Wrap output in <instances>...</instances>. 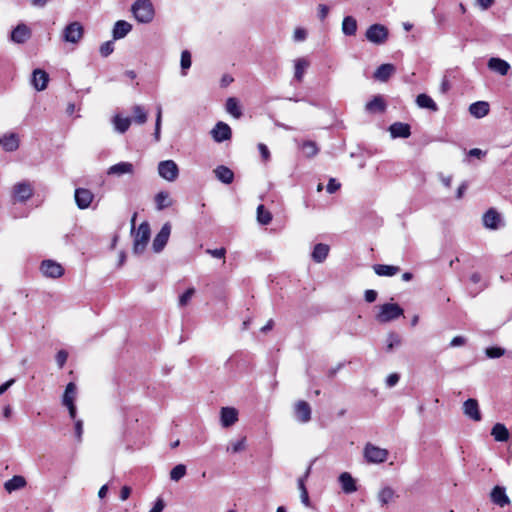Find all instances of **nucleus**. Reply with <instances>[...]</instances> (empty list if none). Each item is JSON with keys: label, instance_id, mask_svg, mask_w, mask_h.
<instances>
[{"label": "nucleus", "instance_id": "f257e3e1", "mask_svg": "<svg viewBox=\"0 0 512 512\" xmlns=\"http://www.w3.org/2000/svg\"><path fill=\"white\" fill-rule=\"evenodd\" d=\"M135 19L140 23H150L154 18V7L150 0H137L131 7Z\"/></svg>", "mask_w": 512, "mask_h": 512}, {"label": "nucleus", "instance_id": "f03ea898", "mask_svg": "<svg viewBox=\"0 0 512 512\" xmlns=\"http://www.w3.org/2000/svg\"><path fill=\"white\" fill-rule=\"evenodd\" d=\"M404 310L396 303H385L379 306L376 320L379 323H387L402 316Z\"/></svg>", "mask_w": 512, "mask_h": 512}, {"label": "nucleus", "instance_id": "7ed1b4c3", "mask_svg": "<svg viewBox=\"0 0 512 512\" xmlns=\"http://www.w3.org/2000/svg\"><path fill=\"white\" fill-rule=\"evenodd\" d=\"M150 239V226L147 222H143L139 225L134 235L133 251L135 254H141L144 252L148 241Z\"/></svg>", "mask_w": 512, "mask_h": 512}, {"label": "nucleus", "instance_id": "20e7f679", "mask_svg": "<svg viewBox=\"0 0 512 512\" xmlns=\"http://www.w3.org/2000/svg\"><path fill=\"white\" fill-rule=\"evenodd\" d=\"M83 34V25L78 21H74L65 26L62 31V39L67 43L77 44L82 39Z\"/></svg>", "mask_w": 512, "mask_h": 512}, {"label": "nucleus", "instance_id": "39448f33", "mask_svg": "<svg viewBox=\"0 0 512 512\" xmlns=\"http://www.w3.org/2000/svg\"><path fill=\"white\" fill-rule=\"evenodd\" d=\"M364 457L369 463H383L387 460L388 451L386 449L375 446L371 443H368L364 447Z\"/></svg>", "mask_w": 512, "mask_h": 512}, {"label": "nucleus", "instance_id": "423d86ee", "mask_svg": "<svg viewBox=\"0 0 512 512\" xmlns=\"http://www.w3.org/2000/svg\"><path fill=\"white\" fill-rule=\"evenodd\" d=\"M366 39L373 44H383L388 38V29L382 24H373L366 30Z\"/></svg>", "mask_w": 512, "mask_h": 512}, {"label": "nucleus", "instance_id": "0eeeda50", "mask_svg": "<svg viewBox=\"0 0 512 512\" xmlns=\"http://www.w3.org/2000/svg\"><path fill=\"white\" fill-rule=\"evenodd\" d=\"M158 173L161 178L173 182L179 176V168L175 161L164 160L158 164Z\"/></svg>", "mask_w": 512, "mask_h": 512}, {"label": "nucleus", "instance_id": "6e6552de", "mask_svg": "<svg viewBox=\"0 0 512 512\" xmlns=\"http://www.w3.org/2000/svg\"><path fill=\"white\" fill-rule=\"evenodd\" d=\"M171 234V224L165 223L158 234L155 236L152 244V248L155 253L161 252L166 246Z\"/></svg>", "mask_w": 512, "mask_h": 512}, {"label": "nucleus", "instance_id": "1a4fd4ad", "mask_svg": "<svg viewBox=\"0 0 512 512\" xmlns=\"http://www.w3.org/2000/svg\"><path fill=\"white\" fill-rule=\"evenodd\" d=\"M33 195V188L28 182H19L13 187V199L16 202H26Z\"/></svg>", "mask_w": 512, "mask_h": 512}, {"label": "nucleus", "instance_id": "9d476101", "mask_svg": "<svg viewBox=\"0 0 512 512\" xmlns=\"http://www.w3.org/2000/svg\"><path fill=\"white\" fill-rule=\"evenodd\" d=\"M40 270L44 276L50 278H59L64 273L63 267L53 260L42 261Z\"/></svg>", "mask_w": 512, "mask_h": 512}, {"label": "nucleus", "instance_id": "9b49d317", "mask_svg": "<svg viewBox=\"0 0 512 512\" xmlns=\"http://www.w3.org/2000/svg\"><path fill=\"white\" fill-rule=\"evenodd\" d=\"M76 205L79 209L84 210L90 207L94 194L85 188H77L74 193Z\"/></svg>", "mask_w": 512, "mask_h": 512}, {"label": "nucleus", "instance_id": "f8f14e48", "mask_svg": "<svg viewBox=\"0 0 512 512\" xmlns=\"http://www.w3.org/2000/svg\"><path fill=\"white\" fill-rule=\"evenodd\" d=\"M295 418L300 423H307L311 420V407L308 402L299 400L294 405Z\"/></svg>", "mask_w": 512, "mask_h": 512}, {"label": "nucleus", "instance_id": "ddd939ff", "mask_svg": "<svg viewBox=\"0 0 512 512\" xmlns=\"http://www.w3.org/2000/svg\"><path fill=\"white\" fill-rule=\"evenodd\" d=\"M220 421L224 428L234 425L238 421V411L234 407H222L220 411Z\"/></svg>", "mask_w": 512, "mask_h": 512}, {"label": "nucleus", "instance_id": "4468645a", "mask_svg": "<svg viewBox=\"0 0 512 512\" xmlns=\"http://www.w3.org/2000/svg\"><path fill=\"white\" fill-rule=\"evenodd\" d=\"M31 37V30L26 24H18L11 32V40L17 44H23Z\"/></svg>", "mask_w": 512, "mask_h": 512}, {"label": "nucleus", "instance_id": "2eb2a0df", "mask_svg": "<svg viewBox=\"0 0 512 512\" xmlns=\"http://www.w3.org/2000/svg\"><path fill=\"white\" fill-rule=\"evenodd\" d=\"M211 135L216 142H223L231 138V129L228 124L218 122L211 130Z\"/></svg>", "mask_w": 512, "mask_h": 512}, {"label": "nucleus", "instance_id": "dca6fc26", "mask_svg": "<svg viewBox=\"0 0 512 512\" xmlns=\"http://www.w3.org/2000/svg\"><path fill=\"white\" fill-rule=\"evenodd\" d=\"M134 171H135L134 165L132 163L119 162L117 164L110 166L109 169L107 170V174L120 177L125 174L133 175Z\"/></svg>", "mask_w": 512, "mask_h": 512}, {"label": "nucleus", "instance_id": "f3484780", "mask_svg": "<svg viewBox=\"0 0 512 512\" xmlns=\"http://www.w3.org/2000/svg\"><path fill=\"white\" fill-rule=\"evenodd\" d=\"M463 412L464 414L472 419L473 421L481 420V413L479 410V405L476 399H468L463 403Z\"/></svg>", "mask_w": 512, "mask_h": 512}, {"label": "nucleus", "instance_id": "a211bd4d", "mask_svg": "<svg viewBox=\"0 0 512 512\" xmlns=\"http://www.w3.org/2000/svg\"><path fill=\"white\" fill-rule=\"evenodd\" d=\"M294 79L298 82H302L306 70L310 66V61L306 57L296 58L294 61Z\"/></svg>", "mask_w": 512, "mask_h": 512}, {"label": "nucleus", "instance_id": "6ab92c4d", "mask_svg": "<svg viewBox=\"0 0 512 512\" xmlns=\"http://www.w3.org/2000/svg\"><path fill=\"white\" fill-rule=\"evenodd\" d=\"M213 173L224 184H231L234 180V172L227 166L219 165L213 170Z\"/></svg>", "mask_w": 512, "mask_h": 512}, {"label": "nucleus", "instance_id": "aec40b11", "mask_svg": "<svg viewBox=\"0 0 512 512\" xmlns=\"http://www.w3.org/2000/svg\"><path fill=\"white\" fill-rule=\"evenodd\" d=\"M1 147L7 152H13L19 147V137L16 133H10L0 138Z\"/></svg>", "mask_w": 512, "mask_h": 512}, {"label": "nucleus", "instance_id": "412c9836", "mask_svg": "<svg viewBox=\"0 0 512 512\" xmlns=\"http://www.w3.org/2000/svg\"><path fill=\"white\" fill-rule=\"evenodd\" d=\"M389 131L392 138H408L411 135L410 126L402 122L393 123Z\"/></svg>", "mask_w": 512, "mask_h": 512}, {"label": "nucleus", "instance_id": "4be33fe9", "mask_svg": "<svg viewBox=\"0 0 512 512\" xmlns=\"http://www.w3.org/2000/svg\"><path fill=\"white\" fill-rule=\"evenodd\" d=\"M49 80L48 74L41 69L33 71L32 84L37 91H42L47 87Z\"/></svg>", "mask_w": 512, "mask_h": 512}, {"label": "nucleus", "instance_id": "5701e85b", "mask_svg": "<svg viewBox=\"0 0 512 512\" xmlns=\"http://www.w3.org/2000/svg\"><path fill=\"white\" fill-rule=\"evenodd\" d=\"M491 500L493 503L504 507L510 503L509 497L506 494L505 488L501 486H495L491 492Z\"/></svg>", "mask_w": 512, "mask_h": 512}, {"label": "nucleus", "instance_id": "b1692460", "mask_svg": "<svg viewBox=\"0 0 512 512\" xmlns=\"http://www.w3.org/2000/svg\"><path fill=\"white\" fill-rule=\"evenodd\" d=\"M488 67L492 71H495L502 76L506 75L510 69V65L508 64V62L496 57H492L489 59Z\"/></svg>", "mask_w": 512, "mask_h": 512}, {"label": "nucleus", "instance_id": "393cba45", "mask_svg": "<svg viewBox=\"0 0 512 512\" xmlns=\"http://www.w3.org/2000/svg\"><path fill=\"white\" fill-rule=\"evenodd\" d=\"M500 223V215L499 213L490 208L483 216V224L486 228L489 229H497Z\"/></svg>", "mask_w": 512, "mask_h": 512}, {"label": "nucleus", "instance_id": "a878e982", "mask_svg": "<svg viewBox=\"0 0 512 512\" xmlns=\"http://www.w3.org/2000/svg\"><path fill=\"white\" fill-rule=\"evenodd\" d=\"M155 204L156 209L158 211H162L168 207H171L174 203V200L171 198L170 194L166 191H160L155 195Z\"/></svg>", "mask_w": 512, "mask_h": 512}, {"label": "nucleus", "instance_id": "bb28decb", "mask_svg": "<svg viewBox=\"0 0 512 512\" xmlns=\"http://www.w3.org/2000/svg\"><path fill=\"white\" fill-rule=\"evenodd\" d=\"M339 482L341 484L342 490L347 493H353L357 490L356 482L348 472H343L339 476Z\"/></svg>", "mask_w": 512, "mask_h": 512}, {"label": "nucleus", "instance_id": "cd10ccee", "mask_svg": "<svg viewBox=\"0 0 512 512\" xmlns=\"http://www.w3.org/2000/svg\"><path fill=\"white\" fill-rule=\"evenodd\" d=\"M374 272L381 277H392L400 272V267L395 265L376 264Z\"/></svg>", "mask_w": 512, "mask_h": 512}, {"label": "nucleus", "instance_id": "c85d7f7f", "mask_svg": "<svg viewBox=\"0 0 512 512\" xmlns=\"http://www.w3.org/2000/svg\"><path fill=\"white\" fill-rule=\"evenodd\" d=\"M77 398V387L76 384L70 382L66 385L64 394L62 396V405L63 406H71V404H75Z\"/></svg>", "mask_w": 512, "mask_h": 512}, {"label": "nucleus", "instance_id": "c756f323", "mask_svg": "<svg viewBox=\"0 0 512 512\" xmlns=\"http://www.w3.org/2000/svg\"><path fill=\"white\" fill-rule=\"evenodd\" d=\"M395 73V67L392 64H382L380 65L375 73V79L385 82L387 81L393 74Z\"/></svg>", "mask_w": 512, "mask_h": 512}, {"label": "nucleus", "instance_id": "7c9ffc66", "mask_svg": "<svg viewBox=\"0 0 512 512\" xmlns=\"http://www.w3.org/2000/svg\"><path fill=\"white\" fill-rule=\"evenodd\" d=\"M395 497V491L389 486L383 487L377 494V499L381 507L393 502Z\"/></svg>", "mask_w": 512, "mask_h": 512}, {"label": "nucleus", "instance_id": "2f4dec72", "mask_svg": "<svg viewBox=\"0 0 512 512\" xmlns=\"http://www.w3.org/2000/svg\"><path fill=\"white\" fill-rule=\"evenodd\" d=\"M27 482L23 476L15 475L4 483V488L8 493L22 489L26 486Z\"/></svg>", "mask_w": 512, "mask_h": 512}, {"label": "nucleus", "instance_id": "473e14b6", "mask_svg": "<svg viewBox=\"0 0 512 512\" xmlns=\"http://www.w3.org/2000/svg\"><path fill=\"white\" fill-rule=\"evenodd\" d=\"M132 30V25L124 20H119L113 28V38L122 39Z\"/></svg>", "mask_w": 512, "mask_h": 512}, {"label": "nucleus", "instance_id": "72a5a7b5", "mask_svg": "<svg viewBox=\"0 0 512 512\" xmlns=\"http://www.w3.org/2000/svg\"><path fill=\"white\" fill-rule=\"evenodd\" d=\"M132 119L129 117H122L121 115L117 114L112 119V124L114 126V129L118 133H125L130 125H131Z\"/></svg>", "mask_w": 512, "mask_h": 512}, {"label": "nucleus", "instance_id": "f704fd0d", "mask_svg": "<svg viewBox=\"0 0 512 512\" xmlns=\"http://www.w3.org/2000/svg\"><path fill=\"white\" fill-rule=\"evenodd\" d=\"M469 112L476 118H482L488 114L489 105L484 101L472 103L469 107Z\"/></svg>", "mask_w": 512, "mask_h": 512}, {"label": "nucleus", "instance_id": "c9c22d12", "mask_svg": "<svg viewBox=\"0 0 512 512\" xmlns=\"http://www.w3.org/2000/svg\"><path fill=\"white\" fill-rule=\"evenodd\" d=\"M416 104L420 108L429 109V110H431L433 112L438 110V106L435 103V101L429 95L424 94V93L419 94L416 97Z\"/></svg>", "mask_w": 512, "mask_h": 512}, {"label": "nucleus", "instance_id": "e433bc0d", "mask_svg": "<svg viewBox=\"0 0 512 512\" xmlns=\"http://www.w3.org/2000/svg\"><path fill=\"white\" fill-rule=\"evenodd\" d=\"M491 435L494 437V439L496 441H499V442H505L509 439V431L505 427V425H503L501 423H496L493 426V428L491 430Z\"/></svg>", "mask_w": 512, "mask_h": 512}, {"label": "nucleus", "instance_id": "4c0bfd02", "mask_svg": "<svg viewBox=\"0 0 512 512\" xmlns=\"http://www.w3.org/2000/svg\"><path fill=\"white\" fill-rule=\"evenodd\" d=\"M357 31V21L352 16L344 17L342 21V32L346 36H353Z\"/></svg>", "mask_w": 512, "mask_h": 512}, {"label": "nucleus", "instance_id": "58836bf2", "mask_svg": "<svg viewBox=\"0 0 512 512\" xmlns=\"http://www.w3.org/2000/svg\"><path fill=\"white\" fill-rule=\"evenodd\" d=\"M329 253V246L326 244L319 243L315 245L313 252H312V259L317 262L321 263L323 262Z\"/></svg>", "mask_w": 512, "mask_h": 512}, {"label": "nucleus", "instance_id": "ea45409f", "mask_svg": "<svg viewBox=\"0 0 512 512\" xmlns=\"http://www.w3.org/2000/svg\"><path fill=\"white\" fill-rule=\"evenodd\" d=\"M226 111L234 118L239 119L242 116V110L236 98L230 97L226 101Z\"/></svg>", "mask_w": 512, "mask_h": 512}, {"label": "nucleus", "instance_id": "a19ab883", "mask_svg": "<svg viewBox=\"0 0 512 512\" xmlns=\"http://www.w3.org/2000/svg\"><path fill=\"white\" fill-rule=\"evenodd\" d=\"M365 108L370 113L383 112L385 110V103L380 96H375L371 101L367 102Z\"/></svg>", "mask_w": 512, "mask_h": 512}, {"label": "nucleus", "instance_id": "79ce46f5", "mask_svg": "<svg viewBox=\"0 0 512 512\" xmlns=\"http://www.w3.org/2000/svg\"><path fill=\"white\" fill-rule=\"evenodd\" d=\"M304 155L308 158L314 157L319 152L317 144L313 141H304L301 145Z\"/></svg>", "mask_w": 512, "mask_h": 512}, {"label": "nucleus", "instance_id": "37998d69", "mask_svg": "<svg viewBox=\"0 0 512 512\" xmlns=\"http://www.w3.org/2000/svg\"><path fill=\"white\" fill-rule=\"evenodd\" d=\"M132 112L134 114V122L137 124H144L147 121V113L145 109L141 105H134L132 107Z\"/></svg>", "mask_w": 512, "mask_h": 512}, {"label": "nucleus", "instance_id": "c03bdc74", "mask_svg": "<svg viewBox=\"0 0 512 512\" xmlns=\"http://www.w3.org/2000/svg\"><path fill=\"white\" fill-rule=\"evenodd\" d=\"M257 220L262 225H267L272 220L271 213L265 209L264 205H259L257 207Z\"/></svg>", "mask_w": 512, "mask_h": 512}, {"label": "nucleus", "instance_id": "a18cd8bd", "mask_svg": "<svg viewBox=\"0 0 512 512\" xmlns=\"http://www.w3.org/2000/svg\"><path fill=\"white\" fill-rule=\"evenodd\" d=\"M246 448V437H241L236 441H231L230 445L227 447V451H231L232 453H238Z\"/></svg>", "mask_w": 512, "mask_h": 512}, {"label": "nucleus", "instance_id": "49530a36", "mask_svg": "<svg viewBox=\"0 0 512 512\" xmlns=\"http://www.w3.org/2000/svg\"><path fill=\"white\" fill-rule=\"evenodd\" d=\"M185 474L186 466L184 464H178L170 471V479L177 482L183 478Z\"/></svg>", "mask_w": 512, "mask_h": 512}, {"label": "nucleus", "instance_id": "de8ad7c7", "mask_svg": "<svg viewBox=\"0 0 512 512\" xmlns=\"http://www.w3.org/2000/svg\"><path fill=\"white\" fill-rule=\"evenodd\" d=\"M191 64L192 61L190 52L188 50L182 51L180 65L183 76L186 75V70H188L191 67Z\"/></svg>", "mask_w": 512, "mask_h": 512}, {"label": "nucleus", "instance_id": "09e8293b", "mask_svg": "<svg viewBox=\"0 0 512 512\" xmlns=\"http://www.w3.org/2000/svg\"><path fill=\"white\" fill-rule=\"evenodd\" d=\"M485 354L488 358H500L505 354V349L501 347H488L485 350Z\"/></svg>", "mask_w": 512, "mask_h": 512}, {"label": "nucleus", "instance_id": "8fccbe9b", "mask_svg": "<svg viewBox=\"0 0 512 512\" xmlns=\"http://www.w3.org/2000/svg\"><path fill=\"white\" fill-rule=\"evenodd\" d=\"M401 344L400 337L395 333H390L387 337V351H391L394 347Z\"/></svg>", "mask_w": 512, "mask_h": 512}, {"label": "nucleus", "instance_id": "3c124183", "mask_svg": "<svg viewBox=\"0 0 512 512\" xmlns=\"http://www.w3.org/2000/svg\"><path fill=\"white\" fill-rule=\"evenodd\" d=\"M195 294L194 288L187 289L180 297H179V306L183 307L186 306L193 295Z\"/></svg>", "mask_w": 512, "mask_h": 512}, {"label": "nucleus", "instance_id": "603ef678", "mask_svg": "<svg viewBox=\"0 0 512 512\" xmlns=\"http://www.w3.org/2000/svg\"><path fill=\"white\" fill-rule=\"evenodd\" d=\"M307 38V31L304 28L297 27L293 33V40L295 42H302Z\"/></svg>", "mask_w": 512, "mask_h": 512}, {"label": "nucleus", "instance_id": "864d4df0", "mask_svg": "<svg viewBox=\"0 0 512 512\" xmlns=\"http://www.w3.org/2000/svg\"><path fill=\"white\" fill-rule=\"evenodd\" d=\"M114 50V45L111 41H107L100 46V54L103 57L109 56Z\"/></svg>", "mask_w": 512, "mask_h": 512}, {"label": "nucleus", "instance_id": "5fc2aeb1", "mask_svg": "<svg viewBox=\"0 0 512 512\" xmlns=\"http://www.w3.org/2000/svg\"><path fill=\"white\" fill-rule=\"evenodd\" d=\"M68 358V353L65 350H60L56 354V363L59 368H63Z\"/></svg>", "mask_w": 512, "mask_h": 512}, {"label": "nucleus", "instance_id": "6e6d98bb", "mask_svg": "<svg viewBox=\"0 0 512 512\" xmlns=\"http://www.w3.org/2000/svg\"><path fill=\"white\" fill-rule=\"evenodd\" d=\"M206 252L214 258L222 259L225 257L226 250L224 248L207 249Z\"/></svg>", "mask_w": 512, "mask_h": 512}, {"label": "nucleus", "instance_id": "4d7b16f0", "mask_svg": "<svg viewBox=\"0 0 512 512\" xmlns=\"http://www.w3.org/2000/svg\"><path fill=\"white\" fill-rule=\"evenodd\" d=\"M340 183L337 182L334 178H331L326 186V190L328 193H335L340 188Z\"/></svg>", "mask_w": 512, "mask_h": 512}, {"label": "nucleus", "instance_id": "13d9d810", "mask_svg": "<svg viewBox=\"0 0 512 512\" xmlns=\"http://www.w3.org/2000/svg\"><path fill=\"white\" fill-rule=\"evenodd\" d=\"M400 376L397 373H392L386 378V386L391 388L399 382Z\"/></svg>", "mask_w": 512, "mask_h": 512}, {"label": "nucleus", "instance_id": "bf43d9fd", "mask_svg": "<svg viewBox=\"0 0 512 512\" xmlns=\"http://www.w3.org/2000/svg\"><path fill=\"white\" fill-rule=\"evenodd\" d=\"M258 149H259V152H260L263 160L268 161L270 159V152H269L268 147L263 143H259Z\"/></svg>", "mask_w": 512, "mask_h": 512}, {"label": "nucleus", "instance_id": "052dcab7", "mask_svg": "<svg viewBox=\"0 0 512 512\" xmlns=\"http://www.w3.org/2000/svg\"><path fill=\"white\" fill-rule=\"evenodd\" d=\"M438 178L445 187H447V188L451 187V184H452V176L451 175H444L443 173H439Z\"/></svg>", "mask_w": 512, "mask_h": 512}, {"label": "nucleus", "instance_id": "680f3d73", "mask_svg": "<svg viewBox=\"0 0 512 512\" xmlns=\"http://www.w3.org/2000/svg\"><path fill=\"white\" fill-rule=\"evenodd\" d=\"M83 433V422L80 419L75 420V434L79 441H81Z\"/></svg>", "mask_w": 512, "mask_h": 512}, {"label": "nucleus", "instance_id": "e2e57ef3", "mask_svg": "<svg viewBox=\"0 0 512 512\" xmlns=\"http://www.w3.org/2000/svg\"><path fill=\"white\" fill-rule=\"evenodd\" d=\"M329 8L324 4L318 5V16L321 20L325 19L328 15Z\"/></svg>", "mask_w": 512, "mask_h": 512}, {"label": "nucleus", "instance_id": "0e129e2a", "mask_svg": "<svg viewBox=\"0 0 512 512\" xmlns=\"http://www.w3.org/2000/svg\"><path fill=\"white\" fill-rule=\"evenodd\" d=\"M468 155L471 157H476L478 159H481L486 155V152L482 151L479 148H473V149L469 150Z\"/></svg>", "mask_w": 512, "mask_h": 512}, {"label": "nucleus", "instance_id": "69168bd1", "mask_svg": "<svg viewBox=\"0 0 512 512\" xmlns=\"http://www.w3.org/2000/svg\"><path fill=\"white\" fill-rule=\"evenodd\" d=\"M377 298V292L375 290L369 289L365 291V300L369 303H372Z\"/></svg>", "mask_w": 512, "mask_h": 512}, {"label": "nucleus", "instance_id": "338daca9", "mask_svg": "<svg viewBox=\"0 0 512 512\" xmlns=\"http://www.w3.org/2000/svg\"><path fill=\"white\" fill-rule=\"evenodd\" d=\"M464 344H465V338L462 336H456L450 342L451 347H458V346H462Z\"/></svg>", "mask_w": 512, "mask_h": 512}, {"label": "nucleus", "instance_id": "774afa93", "mask_svg": "<svg viewBox=\"0 0 512 512\" xmlns=\"http://www.w3.org/2000/svg\"><path fill=\"white\" fill-rule=\"evenodd\" d=\"M130 494H131V488L128 486H123L120 491V499L122 501H125L129 498Z\"/></svg>", "mask_w": 512, "mask_h": 512}]
</instances>
